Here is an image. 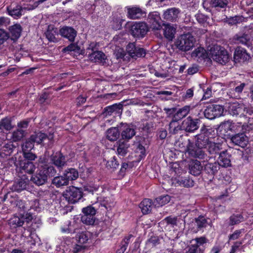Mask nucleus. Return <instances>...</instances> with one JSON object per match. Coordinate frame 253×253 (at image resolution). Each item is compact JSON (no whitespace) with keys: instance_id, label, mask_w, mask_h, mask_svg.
I'll list each match as a JSON object with an SVG mask.
<instances>
[{"instance_id":"obj_1","label":"nucleus","mask_w":253,"mask_h":253,"mask_svg":"<svg viewBox=\"0 0 253 253\" xmlns=\"http://www.w3.org/2000/svg\"><path fill=\"white\" fill-rule=\"evenodd\" d=\"M216 133L212 128L203 125L200 129V133L195 136V143L188 139V144L185 150L188 157L191 158L204 160L207 157L204 149L212 141Z\"/></svg>"},{"instance_id":"obj_2","label":"nucleus","mask_w":253,"mask_h":253,"mask_svg":"<svg viewBox=\"0 0 253 253\" xmlns=\"http://www.w3.org/2000/svg\"><path fill=\"white\" fill-rule=\"evenodd\" d=\"M24 224V216L22 214L20 216L14 215L7 220V224L10 232L12 233H21L22 237H26L30 235V233L28 235H26V229L23 226Z\"/></svg>"},{"instance_id":"obj_3","label":"nucleus","mask_w":253,"mask_h":253,"mask_svg":"<svg viewBox=\"0 0 253 253\" xmlns=\"http://www.w3.org/2000/svg\"><path fill=\"white\" fill-rule=\"evenodd\" d=\"M210 54L213 61L222 65H225L228 62L229 55L226 50L223 47L214 45L210 49Z\"/></svg>"},{"instance_id":"obj_4","label":"nucleus","mask_w":253,"mask_h":253,"mask_svg":"<svg viewBox=\"0 0 253 253\" xmlns=\"http://www.w3.org/2000/svg\"><path fill=\"white\" fill-rule=\"evenodd\" d=\"M195 39L190 32L180 35L176 42L177 47L181 50L187 51L193 48Z\"/></svg>"},{"instance_id":"obj_5","label":"nucleus","mask_w":253,"mask_h":253,"mask_svg":"<svg viewBox=\"0 0 253 253\" xmlns=\"http://www.w3.org/2000/svg\"><path fill=\"white\" fill-rule=\"evenodd\" d=\"M84 193L81 188L70 186L63 193V196L70 204L78 202L83 197Z\"/></svg>"},{"instance_id":"obj_6","label":"nucleus","mask_w":253,"mask_h":253,"mask_svg":"<svg viewBox=\"0 0 253 253\" xmlns=\"http://www.w3.org/2000/svg\"><path fill=\"white\" fill-rule=\"evenodd\" d=\"M37 168H39L42 173H44L47 178L54 177L57 172L55 167L51 163H49L45 157L39 158Z\"/></svg>"},{"instance_id":"obj_7","label":"nucleus","mask_w":253,"mask_h":253,"mask_svg":"<svg viewBox=\"0 0 253 253\" xmlns=\"http://www.w3.org/2000/svg\"><path fill=\"white\" fill-rule=\"evenodd\" d=\"M82 212L81 221L86 225H93L96 220L95 215L97 212L96 209L92 205H89L83 208Z\"/></svg>"},{"instance_id":"obj_8","label":"nucleus","mask_w":253,"mask_h":253,"mask_svg":"<svg viewBox=\"0 0 253 253\" xmlns=\"http://www.w3.org/2000/svg\"><path fill=\"white\" fill-rule=\"evenodd\" d=\"M219 169V164L208 163L204 165L202 172V177L204 181H211Z\"/></svg>"},{"instance_id":"obj_9","label":"nucleus","mask_w":253,"mask_h":253,"mask_svg":"<svg viewBox=\"0 0 253 253\" xmlns=\"http://www.w3.org/2000/svg\"><path fill=\"white\" fill-rule=\"evenodd\" d=\"M16 170L18 174L22 175L33 174L36 169V166L33 162L26 161L21 159H18L16 162Z\"/></svg>"},{"instance_id":"obj_10","label":"nucleus","mask_w":253,"mask_h":253,"mask_svg":"<svg viewBox=\"0 0 253 253\" xmlns=\"http://www.w3.org/2000/svg\"><path fill=\"white\" fill-rule=\"evenodd\" d=\"M223 112L224 107L222 105L210 104L206 106L204 114L206 118L213 120L223 115Z\"/></svg>"},{"instance_id":"obj_11","label":"nucleus","mask_w":253,"mask_h":253,"mask_svg":"<svg viewBox=\"0 0 253 253\" xmlns=\"http://www.w3.org/2000/svg\"><path fill=\"white\" fill-rule=\"evenodd\" d=\"M253 114V110L250 108L245 107L244 113L240 115V119L243 118L245 121L238 122V124L242 125V131L243 133L249 132L253 128V118L247 116V115H252Z\"/></svg>"},{"instance_id":"obj_12","label":"nucleus","mask_w":253,"mask_h":253,"mask_svg":"<svg viewBox=\"0 0 253 253\" xmlns=\"http://www.w3.org/2000/svg\"><path fill=\"white\" fill-rule=\"evenodd\" d=\"M148 31L146 23L143 22H135L131 26L129 32L134 38L141 39L144 37Z\"/></svg>"},{"instance_id":"obj_13","label":"nucleus","mask_w":253,"mask_h":253,"mask_svg":"<svg viewBox=\"0 0 253 253\" xmlns=\"http://www.w3.org/2000/svg\"><path fill=\"white\" fill-rule=\"evenodd\" d=\"M208 219L206 215L202 214L195 217L191 223V226H193L191 227V232L194 233H197L199 232H203L204 229L209 225Z\"/></svg>"},{"instance_id":"obj_14","label":"nucleus","mask_w":253,"mask_h":253,"mask_svg":"<svg viewBox=\"0 0 253 253\" xmlns=\"http://www.w3.org/2000/svg\"><path fill=\"white\" fill-rule=\"evenodd\" d=\"M18 178L14 181L11 186V189L13 191L18 192L26 190L29 186L30 182V176L27 174H21L17 173Z\"/></svg>"},{"instance_id":"obj_15","label":"nucleus","mask_w":253,"mask_h":253,"mask_svg":"<svg viewBox=\"0 0 253 253\" xmlns=\"http://www.w3.org/2000/svg\"><path fill=\"white\" fill-rule=\"evenodd\" d=\"M50 160L51 164L59 170H61L67 165L66 156L61 151L53 152L50 156Z\"/></svg>"},{"instance_id":"obj_16","label":"nucleus","mask_w":253,"mask_h":253,"mask_svg":"<svg viewBox=\"0 0 253 253\" xmlns=\"http://www.w3.org/2000/svg\"><path fill=\"white\" fill-rule=\"evenodd\" d=\"M200 122L199 119H193L192 117L189 116L182 123V130L187 132H194L199 128Z\"/></svg>"},{"instance_id":"obj_17","label":"nucleus","mask_w":253,"mask_h":253,"mask_svg":"<svg viewBox=\"0 0 253 253\" xmlns=\"http://www.w3.org/2000/svg\"><path fill=\"white\" fill-rule=\"evenodd\" d=\"M123 104L122 103H115L104 108L103 114L107 116H113L114 118L120 117L123 112Z\"/></svg>"},{"instance_id":"obj_18","label":"nucleus","mask_w":253,"mask_h":253,"mask_svg":"<svg viewBox=\"0 0 253 253\" xmlns=\"http://www.w3.org/2000/svg\"><path fill=\"white\" fill-rule=\"evenodd\" d=\"M96 43H90L88 49H91L92 52L89 54V57L91 61L94 62L105 63L107 59L106 55L101 51L95 50Z\"/></svg>"},{"instance_id":"obj_19","label":"nucleus","mask_w":253,"mask_h":253,"mask_svg":"<svg viewBox=\"0 0 253 253\" xmlns=\"http://www.w3.org/2000/svg\"><path fill=\"white\" fill-rule=\"evenodd\" d=\"M128 54L132 57H144L146 55V50L142 47L136 46L135 42H129L126 47Z\"/></svg>"},{"instance_id":"obj_20","label":"nucleus","mask_w":253,"mask_h":253,"mask_svg":"<svg viewBox=\"0 0 253 253\" xmlns=\"http://www.w3.org/2000/svg\"><path fill=\"white\" fill-rule=\"evenodd\" d=\"M147 21L151 28L156 30H160L162 27L163 23H164L160 14L156 11L149 13Z\"/></svg>"},{"instance_id":"obj_21","label":"nucleus","mask_w":253,"mask_h":253,"mask_svg":"<svg viewBox=\"0 0 253 253\" xmlns=\"http://www.w3.org/2000/svg\"><path fill=\"white\" fill-rule=\"evenodd\" d=\"M29 178L30 181L39 186L46 183L48 181V178L45 174L42 173L39 168H37L35 173L32 174Z\"/></svg>"},{"instance_id":"obj_22","label":"nucleus","mask_w":253,"mask_h":253,"mask_svg":"<svg viewBox=\"0 0 253 253\" xmlns=\"http://www.w3.org/2000/svg\"><path fill=\"white\" fill-rule=\"evenodd\" d=\"M136 126L131 124H126L122 126L121 136L123 140H128L131 139L136 134Z\"/></svg>"},{"instance_id":"obj_23","label":"nucleus","mask_w":253,"mask_h":253,"mask_svg":"<svg viewBox=\"0 0 253 253\" xmlns=\"http://www.w3.org/2000/svg\"><path fill=\"white\" fill-rule=\"evenodd\" d=\"M15 148L13 144L3 142L0 138V159L10 156Z\"/></svg>"},{"instance_id":"obj_24","label":"nucleus","mask_w":253,"mask_h":253,"mask_svg":"<svg viewBox=\"0 0 253 253\" xmlns=\"http://www.w3.org/2000/svg\"><path fill=\"white\" fill-rule=\"evenodd\" d=\"M22 6L17 3H12L7 6L6 10L9 15L15 19H18L22 15Z\"/></svg>"},{"instance_id":"obj_25","label":"nucleus","mask_w":253,"mask_h":253,"mask_svg":"<svg viewBox=\"0 0 253 253\" xmlns=\"http://www.w3.org/2000/svg\"><path fill=\"white\" fill-rule=\"evenodd\" d=\"M189 172L194 176H198L202 174L203 167L200 161L197 160H191L188 164Z\"/></svg>"},{"instance_id":"obj_26","label":"nucleus","mask_w":253,"mask_h":253,"mask_svg":"<svg viewBox=\"0 0 253 253\" xmlns=\"http://www.w3.org/2000/svg\"><path fill=\"white\" fill-rule=\"evenodd\" d=\"M59 34L62 37L73 42L75 41L77 32L73 28L65 26L59 30Z\"/></svg>"},{"instance_id":"obj_27","label":"nucleus","mask_w":253,"mask_h":253,"mask_svg":"<svg viewBox=\"0 0 253 253\" xmlns=\"http://www.w3.org/2000/svg\"><path fill=\"white\" fill-rule=\"evenodd\" d=\"M127 10L126 16L127 18L130 19H139L143 16L144 14L142 10L139 7L137 6H126Z\"/></svg>"},{"instance_id":"obj_28","label":"nucleus","mask_w":253,"mask_h":253,"mask_svg":"<svg viewBox=\"0 0 253 253\" xmlns=\"http://www.w3.org/2000/svg\"><path fill=\"white\" fill-rule=\"evenodd\" d=\"M180 12V9L177 8L172 7L168 8L164 12V19L167 21L175 22L177 20L178 15Z\"/></svg>"},{"instance_id":"obj_29","label":"nucleus","mask_w":253,"mask_h":253,"mask_svg":"<svg viewBox=\"0 0 253 253\" xmlns=\"http://www.w3.org/2000/svg\"><path fill=\"white\" fill-rule=\"evenodd\" d=\"M231 155L228 152L227 150H223L220 153L218 157V161L216 163L219 164V166L223 168L230 167Z\"/></svg>"},{"instance_id":"obj_30","label":"nucleus","mask_w":253,"mask_h":253,"mask_svg":"<svg viewBox=\"0 0 253 253\" xmlns=\"http://www.w3.org/2000/svg\"><path fill=\"white\" fill-rule=\"evenodd\" d=\"M116 147L117 154L118 156L124 157L126 156L128 152L129 144L126 140L120 139L117 142Z\"/></svg>"},{"instance_id":"obj_31","label":"nucleus","mask_w":253,"mask_h":253,"mask_svg":"<svg viewBox=\"0 0 253 253\" xmlns=\"http://www.w3.org/2000/svg\"><path fill=\"white\" fill-rule=\"evenodd\" d=\"M29 138L33 142L34 144L37 143L38 144L42 143L43 141L46 139H48L49 141H53V136H48L45 133L39 132L32 134Z\"/></svg>"},{"instance_id":"obj_32","label":"nucleus","mask_w":253,"mask_h":253,"mask_svg":"<svg viewBox=\"0 0 253 253\" xmlns=\"http://www.w3.org/2000/svg\"><path fill=\"white\" fill-rule=\"evenodd\" d=\"M8 30L11 34V40L13 42H16L21 36L22 31L21 26L20 24L16 23L9 26Z\"/></svg>"},{"instance_id":"obj_33","label":"nucleus","mask_w":253,"mask_h":253,"mask_svg":"<svg viewBox=\"0 0 253 253\" xmlns=\"http://www.w3.org/2000/svg\"><path fill=\"white\" fill-rule=\"evenodd\" d=\"M193 108H191L190 106L185 105V106L177 109L176 113L174 117V121L178 122L185 117L190 112L193 113Z\"/></svg>"},{"instance_id":"obj_34","label":"nucleus","mask_w":253,"mask_h":253,"mask_svg":"<svg viewBox=\"0 0 253 253\" xmlns=\"http://www.w3.org/2000/svg\"><path fill=\"white\" fill-rule=\"evenodd\" d=\"M62 173L69 183H70V181L77 180L79 175L78 169L73 168H68L63 171Z\"/></svg>"},{"instance_id":"obj_35","label":"nucleus","mask_w":253,"mask_h":253,"mask_svg":"<svg viewBox=\"0 0 253 253\" xmlns=\"http://www.w3.org/2000/svg\"><path fill=\"white\" fill-rule=\"evenodd\" d=\"M0 198L1 202L9 203L12 206L17 205V202H21V200L16 195H11L10 192H7L5 193L3 196L2 194H0Z\"/></svg>"},{"instance_id":"obj_36","label":"nucleus","mask_w":253,"mask_h":253,"mask_svg":"<svg viewBox=\"0 0 253 253\" xmlns=\"http://www.w3.org/2000/svg\"><path fill=\"white\" fill-rule=\"evenodd\" d=\"M59 31L57 28L53 27H50L48 26V29L45 32V37L49 42H53L56 43L59 41V40L56 36H58Z\"/></svg>"},{"instance_id":"obj_37","label":"nucleus","mask_w":253,"mask_h":253,"mask_svg":"<svg viewBox=\"0 0 253 253\" xmlns=\"http://www.w3.org/2000/svg\"><path fill=\"white\" fill-rule=\"evenodd\" d=\"M225 137L230 139L235 145H237V125L234 123H233L227 133L225 134Z\"/></svg>"},{"instance_id":"obj_38","label":"nucleus","mask_w":253,"mask_h":253,"mask_svg":"<svg viewBox=\"0 0 253 253\" xmlns=\"http://www.w3.org/2000/svg\"><path fill=\"white\" fill-rule=\"evenodd\" d=\"M51 184L57 188H61L69 184V182L64 176L63 173L56 176H54L51 181Z\"/></svg>"},{"instance_id":"obj_39","label":"nucleus","mask_w":253,"mask_h":253,"mask_svg":"<svg viewBox=\"0 0 253 253\" xmlns=\"http://www.w3.org/2000/svg\"><path fill=\"white\" fill-rule=\"evenodd\" d=\"M154 205L152 200L150 199H144L139 204V208L144 214H148L152 210V205Z\"/></svg>"},{"instance_id":"obj_40","label":"nucleus","mask_w":253,"mask_h":253,"mask_svg":"<svg viewBox=\"0 0 253 253\" xmlns=\"http://www.w3.org/2000/svg\"><path fill=\"white\" fill-rule=\"evenodd\" d=\"M165 27L164 29V37L169 41H172L174 37L175 29L169 24L163 23Z\"/></svg>"},{"instance_id":"obj_41","label":"nucleus","mask_w":253,"mask_h":253,"mask_svg":"<svg viewBox=\"0 0 253 253\" xmlns=\"http://www.w3.org/2000/svg\"><path fill=\"white\" fill-rule=\"evenodd\" d=\"M120 132L119 128L116 127H112L109 128L106 133V136L107 139L111 141H116L119 138Z\"/></svg>"},{"instance_id":"obj_42","label":"nucleus","mask_w":253,"mask_h":253,"mask_svg":"<svg viewBox=\"0 0 253 253\" xmlns=\"http://www.w3.org/2000/svg\"><path fill=\"white\" fill-rule=\"evenodd\" d=\"M176 182L181 186L191 187L194 186V180L189 176H179L176 178Z\"/></svg>"},{"instance_id":"obj_43","label":"nucleus","mask_w":253,"mask_h":253,"mask_svg":"<svg viewBox=\"0 0 253 253\" xmlns=\"http://www.w3.org/2000/svg\"><path fill=\"white\" fill-rule=\"evenodd\" d=\"M251 59L250 54L246 49L238 46V63H247Z\"/></svg>"},{"instance_id":"obj_44","label":"nucleus","mask_w":253,"mask_h":253,"mask_svg":"<svg viewBox=\"0 0 253 253\" xmlns=\"http://www.w3.org/2000/svg\"><path fill=\"white\" fill-rule=\"evenodd\" d=\"M232 124L233 122L230 121V120L221 122L220 124L216 131H218L220 132V134L225 137V134L227 133L230 127L232 126Z\"/></svg>"},{"instance_id":"obj_45","label":"nucleus","mask_w":253,"mask_h":253,"mask_svg":"<svg viewBox=\"0 0 253 253\" xmlns=\"http://www.w3.org/2000/svg\"><path fill=\"white\" fill-rule=\"evenodd\" d=\"M170 200V197L168 195L159 196L155 199L154 205L156 207H162L168 204Z\"/></svg>"},{"instance_id":"obj_46","label":"nucleus","mask_w":253,"mask_h":253,"mask_svg":"<svg viewBox=\"0 0 253 253\" xmlns=\"http://www.w3.org/2000/svg\"><path fill=\"white\" fill-rule=\"evenodd\" d=\"M119 165L117 158L115 156L107 160L106 163V167L113 171L116 170L119 168Z\"/></svg>"},{"instance_id":"obj_47","label":"nucleus","mask_w":253,"mask_h":253,"mask_svg":"<svg viewBox=\"0 0 253 253\" xmlns=\"http://www.w3.org/2000/svg\"><path fill=\"white\" fill-rule=\"evenodd\" d=\"M208 147V151L211 154H216L219 155L222 152L221 144L211 142Z\"/></svg>"},{"instance_id":"obj_48","label":"nucleus","mask_w":253,"mask_h":253,"mask_svg":"<svg viewBox=\"0 0 253 253\" xmlns=\"http://www.w3.org/2000/svg\"><path fill=\"white\" fill-rule=\"evenodd\" d=\"M192 56L205 61L207 59H210L208 52L203 48L196 49L192 53Z\"/></svg>"},{"instance_id":"obj_49","label":"nucleus","mask_w":253,"mask_h":253,"mask_svg":"<svg viewBox=\"0 0 253 253\" xmlns=\"http://www.w3.org/2000/svg\"><path fill=\"white\" fill-rule=\"evenodd\" d=\"M91 234L90 232L84 231L79 233L77 236L78 243L81 244H84L87 242L89 239H90Z\"/></svg>"},{"instance_id":"obj_50","label":"nucleus","mask_w":253,"mask_h":253,"mask_svg":"<svg viewBox=\"0 0 253 253\" xmlns=\"http://www.w3.org/2000/svg\"><path fill=\"white\" fill-rule=\"evenodd\" d=\"M23 157H19L18 159H21L26 161L33 162L37 158L36 154L32 151L22 152Z\"/></svg>"},{"instance_id":"obj_51","label":"nucleus","mask_w":253,"mask_h":253,"mask_svg":"<svg viewBox=\"0 0 253 253\" xmlns=\"http://www.w3.org/2000/svg\"><path fill=\"white\" fill-rule=\"evenodd\" d=\"M153 127L154 124L152 122H146L142 124L141 128L144 133L148 135L153 131Z\"/></svg>"},{"instance_id":"obj_52","label":"nucleus","mask_w":253,"mask_h":253,"mask_svg":"<svg viewBox=\"0 0 253 253\" xmlns=\"http://www.w3.org/2000/svg\"><path fill=\"white\" fill-rule=\"evenodd\" d=\"M25 131L21 129H17L12 134V139L13 141L17 142L21 140L24 136Z\"/></svg>"},{"instance_id":"obj_53","label":"nucleus","mask_w":253,"mask_h":253,"mask_svg":"<svg viewBox=\"0 0 253 253\" xmlns=\"http://www.w3.org/2000/svg\"><path fill=\"white\" fill-rule=\"evenodd\" d=\"M34 143L32 142L29 138L27 139L24 143L22 145V151L24 152H30L34 148Z\"/></svg>"},{"instance_id":"obj_54","label":"nucleus","mask_w":253,"mask_h":253,"mask_svg":"<svg viewBox=\"0 0 253 253\" xmlns=\"http://www.w3.org/2000/svg\"><path fill=\"white\" fill-rule=\"evenodd\" d=\"M242 43L249 47L252 44L250 36L244 34L242 36H238V44Z\"/></svg>"},{"instance_id":"obj_55","label":"nucleus","mask_w":253,"mask_h":253,"mask_svg":"<svg viewBox=\"0 0 253 253\" xmlns=\"http://www.w3.org/2000/svg\"><path fill=\"white\" fill-rule=\"evenodd\" d=\"M228 3L227 0H211L210 5L212 7L224 8Z\"/></svg>"},{"instance_id":"obj_56","label":"nucleus","mask_w":253,"mask_h":253,"mask_svg":"<svg viewBox=\"0 0 253 253\" xmlns=\"http://www.w3.org/2000/svg\"><path fill=\"white\" fill-rule=\"evenodd\" d=\"M177 122H170L169 124V131L171 134H175L178 133L179 131L182 130L181 126L175 125Z\"/></svg>"},{"instance_id":"obj_57","label":"nucleus","mask_w":253,"mask_h":253,"mask_svg":"<svg viewBox=\"0 0 253 253\" xmlns=\"http://www.w3.org/2000/svg\"><path fill=\"white\" fill-rule=\"evenodd\" d=\"M146 244L150 245L152 247H154L160 244V240L158 236H151L146 242Z\"/></svg>"},{"instance_id":"obj_58","label":"nucleus","mask_w":253,"mask_h":253,"mask_svg":"<svg viewBox=\"0 0 253 253\" xmlns=\"http://www.w3.org/2000/svg\"><path fill=\"white\" fill-rule=\"evenodd\" d=\"M81 48L76 43H70L69 45H68L67 46H66L64 47L62 51L63 52H71V51H74L75 52H79V51L80 50Z\"/></svg>"},{"instance_id":"obj_59","label":"nucleus","mask_w":253,"mask_h":253,"mask_svg":"<svg viewBox=\"0 0 253 253\" xmlns=\"http://www.w3.org/2000/svg\"><path fill=\"white\" fill-rule=\"evenodd\" d=\"M135 152L137 153H140L139 157L140 159L144 158L146 156V149L145 147L140 142L136 145Z\"/></svg>"},{"instance_id":"obj_60","label":"nucleus","mask_w":253,"mask_h":253,"mask_svg":"<svg viewBox=\"0 0 253 253\" xmlns=\"http://www.w3.org/2000/svg\"><path fill=\"white\" fill-rule=\"evenodd\" d=\"M164 220L167 225H170L172 227H174V226H176L177 224L178 218L176 216L169 215L166 217Z\"/></svg>"},{"instance_id":"obj_61","label":"nucleus","mask_w":253,"mask_h":253,"mask_svg":"<svg viewBox=\"0 0 253 253\" xmlns=\"http://www.w3.org/2000/svg\"><path fill=\"white\" fill-rule=\"evenodd\" d=\"M242 133L240 134V133H238V137L240 138L239 140H238V146L244 148L247 147L249 141L247 136L244 137L242 136Z\"/></svg>"},{"instance_id":"obj_62","label":"nucleus","mask_w":253,"mask_h":253,"mask_svg":"<svg viewBox=\"0 0 253 253\" xmlns=\"http://www.w3.org/2000/svg\"><path fill=\"white\" fill-rule=\"evenodd\" d=\"M9 38L10 36L8 32L0 29V45L3 44Z\"/></svg>"},{"instance_id":"obj_63","label":"nucleus","mask_w":253,"mask_h":253,"mask_svg":"<svg viewBox=\"0 0 253 253\" xmlns=\"http://www.w3.org/2000/svg\"><path fill=\"white\" fill-rule=\"evenodd\" d=\"M194 240L196 242L195 245L198 247L200 248L204 244L208 243L209 240L205 236H201L200 237L196 238Z\"/></svg>"},{"instance_id":"obj_64","label":"nucleus","mask_w":253,"mask_h":253,"mask_svg":"<svg viewBox=\"0 0 253 253\" xmlns=\"http://www.w3.org/2000/svg\"><path fill=\"white\" fill-rule=\"evenodd\" d=\"M205 248H198L195 244L189 246L188 250V253H204Z\"/></svg>"}]
</instances>
